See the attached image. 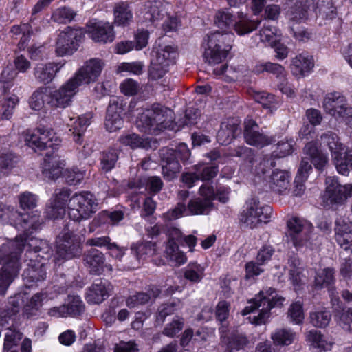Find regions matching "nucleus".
<instances>
[{
    "instance_id": "f257e3e1",
    "label": "nucleus",
    "mask_w": 352,
    "mask_h": 352,
    "mask_svg": "<svg viewBox=\"0 0 352 352\" xmlns=\"http://www.w3.org/2000/svg\"><path fill=\"white\" fill-rule=\"evenodd\" d=\"M24 250L25 261L28 262V267L22 276L28 287H33L46 278L45 264L41 259L46 260L51 255L52 250L48 242L38 238L18 235L0 245L1 296L6 294L10 284L18 276Z\"/></svg>"
},
{
    "instance_id": "f03ea898",
    "label": "nucleus",
    "mask_w": 352,
    "mask_h": 352,
    "mask_svg": "<svg viewBox=\"0 0 352 352\" xmlns=\"http://www.w3.org/2000/svg\"><path fill=\"white\" fill-rule=\"evenodd\" d=\"M173 119V112L170 109L155 103L138 114L136 126L145 133L157 134L170 128Z\"/></svg>"
},
{
    "instance_id": "7ed1b4c3",
    "label": "nucleus",
    "mask_w": 352,
    "mask_h": 352,
    "mask_svg": "<svg viewBox=\"0 0 352 352\" xmlns=\"http://www.w3.org/2000/svg\"><path fill=\"white\" fill-rule=\"evenodd\" d=\"M276 293L274 289L270 287L261 291L258 295L251 299L241 311L242 315L245 316L258 310L259 313L256 316H249V322L256 325L265 324L270 316V310L274 307H280L285 301V298L273 295Z\"/></svg>"
},
{
    "instance_id": "20e7f679",
    "label": "nucleus",
    "mask_w": 352,
    "mask_h": 352,
    "mask_svg": "<svg viewBox=\"0 0 352 352\" xmlns=\"http://www.w3.org/2000/svg\"><path fill=\"white\" fill-rule=\"evenodd\" d=\"M234 34L230 31L212 32L207 35V45L204 53L206 62L216 65L227 58L232 48Z\"/></svg>"
},
{
    "instance_id": "39448f33",
    "label": "nucleus",
    "mask_w": 352,
    "mask_h": 352,
    "mask_svg": "<svg viewBox=\"0 0 352 352\" xmlns=\"http://www.w3.org/2000/svg\"><path fill=\"white\" fill-rule=\"evenodd\" d=\"M74 223H67L57 236L54 261L61 263L79 256L82 251L81 238L74 232Z\"/></svg>"
},
{
    "instance_id": "423d86ee",
    "label": "nucleus",
    "mask_w": 352,
    "mask_h": 352,
    "mask_svg": "<svg viewBox=\"0 0 352 352\" xmlns=\"http://www.w3.org/2000/svg\"><path fill=\"white\" fill-rule=\"evenodd\" d=\"M0 221L3 224H10L19 230H23L25 237L31 238L28 232L36 230L43 223L40 214L36 211L31 214L21 213L13 207L2 208L0 212Z\"/></svg>"
},
{
    "instance_id": "0eeeda50",
    "label": "nucleus",
    "mask_w": 352,
    "mask_h": 352,
    "mask_svg": "<svg viewBox=\"0 0 352 352\" xmlns=\"http://www.w3.org/2000/svg\"><path fill=\"white\" fill-rule=\"evenodd\" d=\"M190 151L184 143L179 144L175 150L163 149L161 155L164 162L162 175L165 179L172 181L177 177L182 166L178 161L186 162L190 157Z\"/></svg>"
},
{
    "instance_id": "6e6552de",
    "label": "nucleus",
    "mask_w": 352,
    "mask_h": 352,
    "mask_svg": "<svg viewBox=\"0 0 352 352\" xmlns=\"http://www.w3.org/2000/svg\"><path fill=\"white\" fill-rule=\"evenodd\" d=\"M98 204L94 195L89 192L76 193L70 200L69 216L74 221L88 219L98 210Z\"/></svg>"
},
{
    "instance_id": "1a4fd4ad",
    "label": "nucleus",
    "mask_w": 352,
    "mask_h": 352,
    "mask_svg": "<svg viewBox=\"0 0 352 352\" xmlns=\"http://www.w3.org/2000/svg\"><path fill=\"white\" fill-rule=\"evenodd\" d=\"M80 86L72 77L58 88L51 89L48 94L47 104L53 108L65 109L72 105L74 96Z\"/></svg>"
},
{
    "instance_id": "9d476101",
    "label": "nucleus",
    "mask_w": 352,
    "mask_h": 352,
    "mask_svg": "<svg viewBox=\"0 0 352 352\" xmlns=\"http://www.w3.org/2000/svg\"><path fill=\"white\" fill-rule=\"evenodd\" d=\"M272 209L270 206H261L260 201L252 198L246 202L245 209L241 214L240 221L247 227L254 228L260 223L269 221Z\"/></svg>"
},
{
    "instance_id": "9b49d317",
    "label": "nucleus",
    "mask_w": 352,
    "mask_h": 352,
    "mask_svg": "<svg viewBox=\"0 0 352 352\" xmlns=\"http://www.w3.org/2000/svg\"><path fill=\"white\" fill-rule=\"evenodd\" d=\"M213 208V204L209 199L197 197L191 199L186 208L183 203H178L177 206L164 214L166 219L171 221L181 217L184 214L191 215H206Z\"/></svg>"
},
{
    "instance_id": "f8f14e48",
    "label": "nucleus",
    "mask_w": 352,
    "mask_h": 352,
    "mask_svg": "<svg viewBox=\"0 0 352 352\" xmlns=\"http://www.w3.org/2000/svg\"><path fill=\"white\" fill-rule=\"evenodd\" d=\"M287 237L296 248L309 246L313 226L307 221L296 217L287 221Z\"/></svg>"
},
{
    "instance_id": "ddd939ff",
    "label": "nucleus",
    "mask_w": 352,
    "mask_h": 352,
    "mask_svg": "<svg viewBox=\"0 0 352 352\" xmlns=\"http://www.w3.org/2000/svg\"><path fill=\"white\" fill-rule=\"evenodd\" d=\"M81 28L67 27L61 32L56 41V52L58 56H63L73 54L78 48V42L82 37Z\"/></svg>"
},
{
    "instance_id": "4468645a",
    "label": "nucleus",
    "mask_w": 352,
    "mask_h": 352,
    "mask_svg": "<svg viewBox=\"0 0 352 352\" xmlns=\"http://www.w3.org/2000/svg\"><path fill=\"white\" fill-rule=\"evenodd\" d=\"M324 111L336 118H345L352 116V108L346 98L340 92L328 93L323 100Z\"/></svg>"
},
{
    "instance_id": "2eb2a0df",
    "label": "nucleus",
    "mask_w": 352,
    "mask_h": 352,
    "mask_svg": "<svg viewBox=\"0 0 352 352\" xmlns=\"http://www.w3.org/2000/svg\"><path fill=\"white\" fill-rule=\"evenodd\" d=\"M104 66L102 60L97 58L87 60L72 76L80 86L97 80Z\"/></svg>"
},
{
    "instance_id": "dca6fc26",
    "label": "nucleus",
    "mask_w": 352,
    "mask_h": 352,
    "mask_svg": "<svg viewBox=\"0 0 352 352\" xmlns=\"http://www.w3.org/2000/svg\"><path fill=\"white\" fill-rule=\"evenodd\" d=\"M326 184L327 202L331 205H342L352 195V184L341 185L333 177L326 179Z\"/></svg>"
},
{
    "instance_id": "f3484780",
    "label": "nucleus",
    "mask_w": 352,
    "mask_h": 352,
    "mask_svg": "<svg viewBox=\"0 0 352 352\" xmlns=\"http://www.w3.org/2000/svg\"><path fill=\"white\" fill-rule=\"evenodd\" d=\"M125 104L121 98L113 97L111 98L107 109L104 125L107 131L114 132L121 129L124 120L121 114L124 111Z\"/></svg>"
},
{
    "instance_id": "a211bd4d",
    "label": "nucleus",
    "mask_w": 352,
    "mask_h": 352,
    "mask_svg": "<svg viewBox=\"0 0 352 352\" xmlns=\"http://www.w3.org/2000/svg\"><path fill=\"white\" fill-rule=\"evenodd\" d=\"M72 190L67 188H56L52 197L50 207L47 210V215L50 219H56L64 214L66 206L69 210L70 200L72 199Z\"/></svg>"
},
{
    "instance_id": "6ab92c4d",
    "label": "nucleus",
    "mask_w": 352,
    "mask_h": 352,
    "mask_svg": "<svg viewBox=\"0 0 352 352\" xmlns=\"http://www.w3.org/2000/svg\"><path fill=\"white\" fill-rule=\"evenodd\" d=\"M335 239L345 250L352 248V222L349 217L342 216L335 222Z\"/></svg>"
},
{
    "instance_id": "aec40b11",
    "label": "nucleus",
    "mask_w": 352,
    "mask_h": 352,
    "mask_svg": "<svg viewBox=\"0 0 352 352\" xmlns=\"http://www.w3.org/2000/svg\"><path fill=\"white\" fill-rule=\"evenodd\" d=\"M258 126L252 119H246L244 122L243 136L248 144L257 147H263L272 143V138L261 133Z\"/></svg>"
},
{
    "instance_id": "412c9836",
    "label": "nucleus",
    "mask_w": 352,
    "mask_h": 352,
    "mask_svg": "<svg viewBox=\"0 0 352 352\" xmlns=\"http://www.w3.org/2000/svg\"><path fill=\"white\" fill-rule=\"evenodd\" d=\"M87 33L90 38L96 43H111L116 38L113 25L109 23H94L89 26Z\"/></svg>"
},
{
    "instance_id": "4be33fe9",
    "label": "nucleus",
    "mask_w": 352,
    "mask_h": 352,
    "mask_svg": "<svg viewBox=\"0 0 352 352\" xmlns=\"http://www.w3.org/2000/svg\"><path fill=\"white\" fill-rule=\"evenodd\" d=\"M22 302L21 294L11 296L7 302L0 307V326L5 327L14 320Z\"/></svg>"
},
{
    "instance_id": "5701e85b",
    "label": "nucleus",
    "mask_w": 352,
    "mask_h": 352,
    "mask_svg": "<svg viewBox=\"0 0 352 352\" xmlns=\"http://www.w3.org/2000/svg\"><path fill=\"white\" fill-rule=\"evenodd\" d=\"M170 5L163 0H148L144 3V18L151 22L162 19L168 16Z\"/></svg>"
},
{
    "instance_id": "b1692460",
    "label": "nucleus",
    "mask_w": 352,
    "mask_h": 352,
    "mask_svg": "<svg viewBox=\"0 0 352 352\" xmlns=\"http://www.w3.org/2000/svg\"><path fill=\"white\" fill-rule=\"evenodd\" d=\"M64 63H40L34 68V76L40 82L45 85L51 82L56 74L63 67Z\"/></svg>"
},
{
    "instance_id": "393cba45",
    "label": "nucleus",
    "mask_w": 352,
    "mask_h": 352,
    "mask_svg": "<svg viewBox=\"0 0 352 352\" xmlns=\"http://www.w3.org/2000/svg\"><path fill=\"white\" fill-rule=\"evenodd\" d=\"M83 261L85 265L89 269V272L93 274H100L104 267L105 257L102 252L96 249H91L87 251L85 255ZM109 270H112V267L105 265Z\"/></svg>"
},
{
    "instance_id": "a878e982",
    "label": "nucleus",
    "mask_w": 352,
    "mask_h": 352,
    "mask_svg": "<svg viewBox=\"0 0 352 352\" xmlns=\"http://www.w3.org/2000/svg\"><path fill=\"white\" fill-rule=\"evenodd\" d=\"M314 66L312 57L308 53L302 52L292 58L290 69L294 76L300 78L310 73Z\"/></svg>"
},
{
    "instance_id": "bb28decb",
    "label": "nucleus",
    "mask_w": 352,
    "mask_h": 352,
    "mask_svg": "<svg viewBox=\"0 0 352 352\" xmlns=\"http://www.w3.org/2000/svg\"><path fill=\"white\" fill-rule=\"evenodd\" d=\"M50 132L43 129L38 128L34 131H28L25 135L26 144L34 150H43L50 147L52 144L50 142Z\"/></svg>"
},
{
    "instance_id": "cd10ccee",
    "label": "nucleus",
    "mask_w": 352,
    "mask_h": 352,
    "mask_svg": "<svg viewBox=\"0 0 352 352\" xmlns=\"http://www.w3.org/2000/svg\"><path fill=\"white\" fill-rule=\"evenodd\" d=\"M65 164L56 153H46L42 163L43 173L50 179L58 177L62 173Z\"/></svg>"
},
{
    "instance_id": "c85d7f7f",
    "label": "nucleus",
    "mask_w": 352,
    "mask_h": 352,
    "mask_svg": "<svg viewBox=\"0 0 352 352\" xmlns=\"http://www.w3.org/2000/svg\"><path fill=\"white\" fill-rule=\"evenodd\" d=\"M313 4V0H303L296 2L287 12L290 25H296L304 22L308 16V10Z\"/></svg>"
},
{
    "instance_id": "c756f323",
    "label": "nucleus",
    "mask_w": 352,
    "mask_h": 352,
    "mask_svg": "<svg viewBox=\"0 0 352 352\" xmlns=\"http://www.w3.org/2000/svg\"><path fill=\"white\" fill-rule=\"evenodd\" d=\"M110 290L109 283L98 280L89 288L86 296L87 300L89 303H101L109 296Z\"/></svg>"
},
{
    "instance_id": "7c9ffc66",
    "label": "nucleus",
    "mask_w": 352,
    "mask_h": 352,
    "mask_svg": "<svg viewBox=\"0 0 352 352\" xmlns=\"http://www.w3.org/2000/svg\"><path fill=\"white\" fill-rule=\"evenodd\" d=\"M290 175L289 172L276 169L270 177V186L272 190L279 194H285L289 191L290 184Z\"/></svg>"
},
{
    "instance_id": "2f4dec72",
    "label": "nucleus",
    "mask_w": 352,
    "mask_h": 352,
    "mask_svg": "<svg viewBox=\"0 0 352 352\" xmlns=\"http://www.w3.org/2000/svg\"><path fill=\"white\" fill-rule=\"evenodd\" d=\"M320 144L321 146L329 148L334 163L342 155L344 150V145L340 142L338 136L332 131H327L322 134Z\"/></svg>"
},
{
    "instance_id": "473e14b6",
    "label": "nucleus",
    "mask_w": 352,
    "mask_h": 352,
    "mask_svg": "<svg viewBox=\"0 0 352 352\" xmlns=\"http://www.w3.org/2000/svg\"><path fill=\"white\" fill-rule=\"evenodd\" d=\"M260 23L261 20L251 19L247 14L239 12L237 13V16L234 23V30L237 34L243 36L256 30Z\"/></svg>"
},
{
    "instance_id": "72a5a7b5",
    "label": "nucleus",
    "mask_w": 352,
    "mask_h": 352,
    "mask_svg": "<svg viewBox=\"0 0 352 352\" xmlns=\"http://www.w3.org/2000/svg\"><path fill=\"white\" fill-rule=\"evenodd\" d=\"M91 116L89 114L82 115L76 119L71 124L69 131L73 135L74 141L82 144L83 142V135L87 128L91 124Z\"/></svg>"
},
{
    "instance_id": "f704fd0d",
    "label": "nucleus",
    "mask_w": 352,
    "mask_h": 352,
    "mask_svg": "<svg viewBox=\"0 0 352 352\" xmlns=\"http://www.w3.org/2000/svg\"><path fill=\"white\" fill-rule=\"evenodd\" d=\"M304 153L309 157L311 162L318 170H322L328 163L327 156L320 151L312 142L305 145Z\"/></svg>"
},
{
    "instance_id": "c9c22d12",
    "label": "nucleus",
    "mask_w": 352,
    "mask_h": 352,
    "mask_svg": "<svg viewBox=\"0 0 352 352\" xmlns=\"http://www.w3.org/2000/svg\"><path fill=\"white\" fill-rule=\"evenodd\" d=\"M239 131V124L233 119L221 123V128L217 133L218 141L221 144H229Z\"/></svg>"
},
{
    "instance_id": "e433bc0d",
    "label": "nucleus",
    "mask_w": 352,
    "mask_h": 352,
    "mask_svg": "<svg viewBox=\"0 0 352 352\" xmlns=\"http://www.w3.org/2000/svg\"><path fill=\"white\" fill-rule=\"evenodd\" d=\"M114 23L118 25H127L132 21L133 13L129 4L125 1L116 3L113 6Z\"/></svg>"
},
{
    "instance_id": "4c0bfd02",
    "label": "nucleus",
    "mask_w": 352,
    "mask_h": 352,
    "mask_svg": "<svg viewBox=\"0 0 352 352\" xmlns=\"http://www.w3.org/2000/svg\"><path fill=\"white\" fill-rule=\"evenodd\" d=\"M155 57L153 60L161 63L162 65L170 66L175 63L177 56L176 49L171 45H159L154 51Z\"/></svg>"
},
{
    "instance_id": "58836bf2",
    "label": "nucleus",
    "mask_w": 352,
    "mask_h": 352,
    "mask_svg": "<svg viewBox=\"0 0 352 352\" xmlns=\"http://www.w3.org/2000/svg\"><path fill=\"white\" fill-rule=\"evenodd\" d=\"M335 271L333 268L327 267L319 271L315 277V285L318 288L327 287L331 291L335 283Z\"/></svg>"
},
{
    "instance_id": "ea45409f",
    "label": "nucleus",
    "mask_w": 352,
    "mask_h": 352,
    "mask_svg": "<svg viewBox=\"0 0 352 352\" xmlns=\"http://www.w3.org/2000/svg\"><path fill=\"white\" fill-rule=\"evenodd\" d=\"M182 308L180 300L175 299L172 302L161 305L156 312V322L162 324L168 316L173 314Z\"/></svg>"
},
{
    "instance_id": "a19ab883",
    "label": "nucleus",
    "mask_w": 352,
    "mask_h": 352,
    "mask_svg": "<svg viewBox=\"0 0 352 352\" xmlns=\"http://www.w3.org/2000/svg\"><path fill=\"white\" fill-rule=\"evenodd\" d=\"M50 87H40L35 90L29 99L30 107L33 110H40L45 103L47 104Z\"/></svg>"
},
{
    "instance_id": "79ce46f5",
    "label": "nucleus",
    "mask_w": 352,
    "mask_h": 352,
    "mask_svg": "<svg viewBox=\"0 0 352 352\" xmlns=\"http://www.w3.org/2000/svg\"><path fill=\"white\" fill-rule=\"evenodd\" d=\"M296 337V333L288 329H278L271 335V338L274 344L280 346L291 344Z\"/></svg>"
},
{
    "instance_id": "37998d69",
    "label": "nucleus",
    "mask_w": 352,
    "mask_h": 352,
    "mask_svg": "<svg viewBox=\"0 0 352 352\" xmlns=\"http://www.w3.org/2000/svg\"><path fill=\"white\" fill-rule=\"evenodd\" d=\"M131 252L137 259L153 256L157 252L156 243L151 241L137 243L131 246Z\"/></svg>"
},
{
    "instance_id": "c03bdc74",
    "label": "nucleus",
    "mask_w": 352,
    "mask_h": 352,
    "mask_svg": "<svg viewBox=\"0 0 352 352\" xmlns=\"http://www.w3.org/2000/svg\"><path fill=\"white\" fill-rule=\"evenodd\" d=\"M164 254L179 265L185 263L187 261L185 254L179 250L178 245L175 242L167 241Z\"/></svg>"
},
{
    "instance_id": "a18cd8bd",
    "label": "nucleus",
    "mask_w": 352,
    "mask_h": 352,
    "mask_svg": "<svg viewBox=\"0 0 352 352\" xmlns=\"http://www.w3.org/2000/svg\"><path fill=\"white\" fill-rule=\"evenodd\" d=\"M306 340L311 345L318 349L320 351H327L331 349V343L324 339L320 331L313 329L306 334Z\"/></svg>"
},
{
    "instance_id": "49530a36",
    "label": "nucleus",
    "mask_w": 352,
    "mask_h": 352,
    "mask_svg": "<svg viewBox=\"0 0 352 352\" xmlns=\"http://www.w3.org/2000/svg\"><path fill=\"white\" fill-rule=\"evenodd\" d=\"M248 340L243 334H233L228 338L226 352H247L245 346Z\"/></svg>"
},
{
    "instance_id": "de8ad7c7",
    "label": "nucleus",
    "mask_w": 352,
    "mask_h": 352,
    "mask_svg": "<svg viewBox=\"0 0 352 352\" xmlns=\"http://www.w3.org/2000/svg\"><path fill=\"white\" fill-rule=\"evenodd\" d=\"M258 36L261 41L273 45L280 40V32L276 27L265 24L259 30Z\"/></svg>"
},
{
    "instance_id": "09e8293b",
    "label": "nucleus",
    "mask_w": 352,
    "mask_h": 352,
    "mask_svg": "<svg viewBox=\"0 0 352 352\" xmlns=\"http://www.w3.org/2000/svg\"><path fill=\"white\" fill-rule=\"evenodd\" d=\"M19 101V98L12 94L0 102V120H8L11 118Z\"/></svg>"
},
{
    "instance_id": "8fccbe9b",
    "label": "nucleus",
    "mask_w": 352,
    "mask_h": 352,
    "mask_svg": "<svg viewBox=\"0 0 352 352\" xmlns=\"http://www.w3.org/2000/svg\"><path fill=\"white\" fill-rule=\"evenodd\" d=\"M76 16V12L69 7H60L56 9L52 14L51 19L58 23L66 24L74 20Z\"/></svg>"
},
{
    "instance_id": "3c124183",
    "label": "nucleus",
    "mask_w": 352,
    "mask_h": 352,
    "mask_svg": "<svg viewBox=\"0 0 352 352\" xmlns=\"http://www.w3.org/2000/svg\"><path fill=\"white\" fill-rule=\"evenodd\" d=\"M288 267L289 279L294 285H298L301 280L304 270L302 264L296 256H292L289 259Z\"/></svg>"
},
{
    "instance_id": "603ef678",
    "label": "nucleus",
    "mask_w": 352,
    "mask_h": 352,
    "mask_svg": "<svg viewBox=\"0 0 352 352\" xmlns=\"http://www.w3.org/2000/svg\"><path fill=\"white\" fill-rule=\"evenodd\" d=\"M118 160V152L115 148H110L102 154L100 158L101 168L104 172L111 170Z\"/></svg>"
},
{
    "instance_id": "864d4df0",
    "label": "nucleus",
    "mask_w": 352,
    "mask_h": 352,
    "mask_svg": "<svg viewBox=\"0 0 352 352\" xmlns=\"http://www.w3.org/2000/svg\"><path fill=\"white\" fill-rule=\"evenodd\" d=\"M256 71L258 73L263 72L271 73L280 80H282V78L286 76V71L284 67L278 63L267 62L259 64L256 65Z\"/></svg>"
},
{
    "instance_id": "5fc2aeb1",
    "label": "nucleus",
    "mask_w": 352,
    "mask_h": 352,
    "mask_svg": "<svg viewBox=\"0 0 352 352\" xmlns=\"http://www.w3.org/2000/svg\"><path fill=\"white\" fill-rule=\"evenodd\" d=\"M197 171L199 180H210L215 177L219 172L217 166H208L204 163H199L193 166Z\"/></svg>"
},
{
    "instance_id": "6e6d98bb",
    "label": "nucleus",
    "mask_w": 352,
    "mask_h": 352,
    "mask_svg": "<svg viewBox=\"0 0 352 352\" xmlns=\"http://www.w3.org/2000/svg\"><path fill=\"white\" fill-rule=\"evenodd\" d=\"M295 145L294 139L285 138L277 143L276 148L273 152L274 155L280 158L286 157L292 153Z\"/></svg>"
},
{
    "instance_id": "4d7b16f0",
    "label": "nucleus",
    "mask_w": 352,
    "mask_h": 352,
    "mask_svg": "<svg viewBox=\"0 0 352 352\" xmlns=\"http://www.w3.org/2000/svg\"><path fill=\"white\" fill-rule=\"evenodd\" d=\"M184 326V318L175 316L170 322L166 324L162 333L168 337L173 338L183 329Z\"/></svg>"
},
{
    "instance_id": "13d9d810",
    "label": "nucleus",
    "mask_w": 352,
    "mask_h": 352,
    "mask_svg": "<svg viewBox=\"0 0 352 352\" xmlns=\"http://www.w3.org/2000/svg\"><path fill=\"white\" fill-rule=\"evenodd\" d=\"M204 269L197 263H190L184 271V277L193 283H198L204 277Z\"/></svg>"
},
{
    "instance_id": "bf43d9fd",
    "label": "nucleus",
    "mask_w": 352,
    "mask_h": 352,
    "mask_svg": "<svg viewBox=\"0 0 352 352\" xmlns=\"http://www.w3.org/2000/svg\"><path fill=\"white\" fill-rule=\"evenodd\" d=\"M331 314L329 311H318L310 314V322L316 327H324L331 320Z\"/></svg>"
},
{
    "instance_id": "052dcab7",
    "label": "nucleus",
    "mask_w": 352,
    "mask_h": 352,
    "mask_svg": "<svg viewBox=\"0 0 352 352\" xmlns=\"http://www.w3.org/2000/svg\"><path fill=\"white\" fill-rule=\"evenodd\" d=\"M169 66L162 65L161 63L152 59L148 69V78L151 80H157L162 78L168 70Z\"/></svg>"
},
{
    "instance_id": "680f3d73",
    "label": "nucleus",
    "mask_w": 352,
    "mask_h": 352,
    "mask_svg": "<svg viewBox=\"0 0 352 352\" xmlns=\"http://www.w3.org/2000/svg\"><path fill=\"white\" fill-rule=\"evenodd\" d=\"M68 300L69 302L66 305L68 316H78L84 311L85 305L79 296H69Z\"/></svg>"
},
{
    "instance_id": "e2e57ef3",
    "label": "nucleus",
    "mask_w": 352,
    "mask_h": 352,
    "mask_svg": "<svg viewBox=\"0 0 352 352\" xmlns=\"http://www.w3.org/2000/svg\"><path fill=\"white\" fill-rule=\"evenodd\" d=\"M38 196L28 191L23 192L19 195L20 207L23 210H31L36 207Z\"/></svg>"
},
{
    "instance_id": "0e129e2a",
    "label": "nucleus",
    "mask_w": 352,
    "mask_h": 352,
    "mask_svg": "<svg viewBox=\"0 0 352 352\" xmlns=\"http://www.w3.org/2000/svg\"><path fill=\"white\" fill-rule=\"evenodd\" d=\"M255 100L261 104L264 108L274 109L276 108L275 96L265 91L257 92L254 94Z\"/></svg>"
},
{
    "instance_id": "69168bd1",
    "label": "nucleus",
    "mask_w": 352,
    "mask_h": 352,
    "mask_svg": "<svg viewBox=\"0 0 352 352\" xmlns=\"http://www.w3.org/2000/svg\"><path fill=\"white\" fill-rule=\"evenodd\" d=\"M334 164L339 173L346 175L349 171V167L352 168V149L346 152L344 158L342 155L339 157Z\"/></svg>"
},
{
    "instance_id": "338daca9",
    "label": "nucleus",
    "mask_w": 352,
    "mask_h": 352,
    "mask_svg": "<svg viewBox=\"0 0 352 352\" xmlns=\"http://www.w3.org/2000/svg\"><path fill=\"white\" fill-rule=\"evenodd\" d=\"M22 336V333L16 329H8L5 335L4 349L10 350L14 346H16L21 340Z\"/></svg>"
},
{
    "instance_id": "774afa93",
    "label": "nucleus",
    "mask_w": 352,
    "mask_h": 352,
    "mask_svg": "<svg viewBox=\"0 0 352 352\" xmlns=\"http://www.w3.org/2000/svg\"><path fill=\"white\" fill-rule=\"evenodd\" d=\"M288 316L295 324H301L304 320L302 305L300 302L292 303L288 309Z\"/></svg>"
}]
</instances>
